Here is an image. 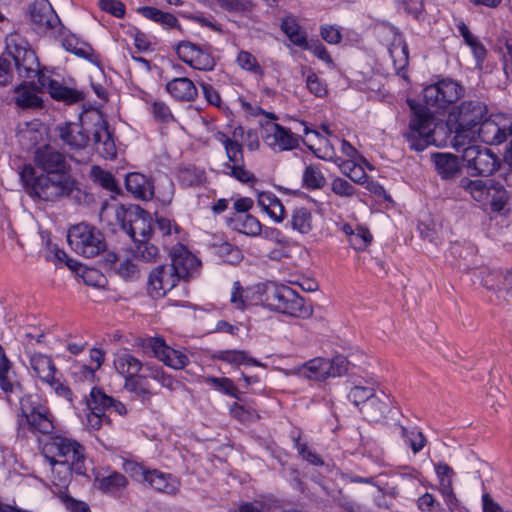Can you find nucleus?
Masks as SVG:
<instances>
[{
    "instance_id": "9",
    "label": "nucleus",
    "mask_w": 512,
    "mask_h": 512,
    "mask_svg": "<svg viewBox=\"0 0 512 512\" xmlns=\"http://www.w3.org/2000/svg\"><path fill=\"white\" fill-rule=\"evenodd\" d=\"M411 108L414 113L410 119L409 131L405 134V137L412 150L421 152L429 145L436 144L434 138L436 119L427 108L416 109L413 106Z\"/></svg>"
},
{
    "instance_id": "44",
    "label": "nucleus",
    "mask_w": 512,
    "mask_h": 512,
    "mask_svg": "<svg viewBox=\"0 0 512 512\" xmlns=\"http://www.w3.org/2000/svg\"><path fill=\"white\" fill-rule=\"evenodd\" d=\"M217 139L223 144L227 158L232 165L244 163L243 147L224 133H219Z\"/></svg>"
},
{
    "instance_id": "55",
    "label": "nucleus",
    "mask_w": 512,
    "mask_h": 512,
    "mask_svg": "<svg viewBox=\"0 0 512 512\" xmlns=\"http://www.w3.org/2000/svg\"><path fill=\"white\" fill-rule=\"evenodd\" d=\"M348 241L355 250L363 251L371 243L372 235L367 228L359 226Z\"/></svg>"
},
{
    "instance_id": "3",
    "label": "nucleus",
    "mask_w": 512,
    "mask_h": 512,
    "mask_svg": "<svg viewBox=\"0 0 512 512\" xmlns=\"http://www.w3.org/2000/svg\"><path fill=\"white\" fill-rule=\"evenodd\" d=\"M25 191L33 198L55 202L70 196L75 188L71 176L36 175L31 165H24L19 172Z\"/></svg>"
},
{
    "instance_id": "64",
    "label": "nucleus",
    "mask_w": 512,
    "mask_h": 512,
    "mask_svg": "<svg viewBox=\"0 0 512 512\" xmlns=\"http://www.w3.org/2000/svg\"><path fill=\"white\" fill-rule=\"evenodd\" d=\"M418 229H419L421 237L424 240H428L430 243H432L436 246L441 242L440 229L437 227V225H435V224L429 225V224L421 223L418 226Z\"/></svg>"
},
{
    "instance_id": "25",
    "label": "nucleus",
    "mask_w": 512,
    "mask_h": 512,
    "mask_svg": "<svg viewBox=\"0 0 512 512\" xmlns=\"http://www.w3.org/2000/svg\"><path fill=\"white\" fill-rule=\"evenodd\" d=\"M125 186L127 191L136 198L150 200L154 196V186L151 180L144 174L138 172L129 173L125 179Z\"/></svg>"
},
{
    "instance_id": "48",
    "label": "nucleus",
    "mask_w": 512,
    "mask_h": 512,
    "mask_svg": "<svg viewBox=\"0 0 512 512\" xmlns=\"http://www.w3.org/2000/svg\"><path fill=\"white\" fill-rule=\"evenodd\" d=\"M326 180L317 166L309 165L303 173V184L309 189L322 188Z\"/></svg>"
},
{
    "instance_id": "32",
    "label": "nucleus",
    "mask_w": 512,
    "mask_h": 512,
    "mask_svg": "<svg viewBox=\"0 0 512 512\" xmlns=\"http://www.w3.org/2000/svg\"><path fill=\"white\" fill-rule=\"evenodd\" d=\"M390 399L381 392L374 394L371 399L360 408V411L371 421H379L389 412Z\"/></svg>"
},
{
    "instance_id": "38",
    "label": "nucleus",
    "mask_w": 512,
    "mask_h": 512,
    "mask_svg": "<svg viewBox=\"0 0 512 512\" xmlns=\"http://www.w3.org/2000/svg\"><path fill=\"white\" fill-rule=\"evenodd\" d=\"M290 224L293 230L308 234L313 229V216L309 209L297 207L291 214Z\"/></svg>"
},
{
    "instance_id": "54",
    "label": "nucleus",
    "mask_w": 512,
    "mask_h": 512,
    "mask_svg": "<svg viewBox=\"0 0 512 512\" xmlns=\"http://www.w3.org/2000/svg\"><path fill=\"white\" fill-rule=\"evenodd\" d=\"M122 468L126 474L138 482H146L150 469L133 460H124Z\"/></svg>"
},
{
    "instance_id": "58",
    "label": "nucleus",
    "mask_w": 512,
    "mask_h": 512,
    "mask_svg": "<svg viewBox=\"0 0 512 512\" xmlns=\"http://www.w3.org/2000/svg\"><path fill=\"white\" fill-rule=\"evenodd\" d=\"M294 447L297 449L299 455H301L302 458L307 462L316 466L323 465V460L320 458V456L311 451L306 443H302L300 436L294 438Z\"/></svg>"
},
{
    "instance_id": "50",
    "label": "nucleus",
    "mask_w": 512,
    "mask_h": 512,
    "mask_svg": "<svg viewBox=\"0 0 512 512\" xmlns=\"http://www.w3.org/2000/svg\"><path fill=\"white\" fill-rule=\"evenodd\" d=\"M224 10L230 13L245 14L252 10V0H215Z\"/></svg>"
},
{
    "instance_id": "1",
    "label": "nucleus",
    "mask_w": 512,
    "mask_h": 512,
    "mask_svg": "<svg viewBox=\"0 0 512 512\" xmlns=\"http://www.w3.org/2000/svg\"><path fill=\"white\" fill-rule=\"evenodd\" d=\"M6 50L14 61L18 76L25 80L37 78L38 82V86L31 82L29 85L23 83L15 87L13 101L18 108H41L43 101L37 95L38 90L47 91L53 99L63 101L67 105L84 99V94L81 91L64 86L59 81L45 75L40 69V63L34 50L20 34L14 32L6 37Z\"/></svg>"
},
{
    "instance_id": "36",
    "label": "nucleus",
    "mask_w": 512,
    "mask_h": 512,
    "mask_svg": "<svg viewBox=\"0 0 512 512\" xmlns=\"http://www.w3.org/2000/svg\"><path fill=\"white\" fill-rule=\"evenodd\" d=\"M140 374L144 380L150 378L157 381L162 387L168 388L170 390L174 389V379L171 375L167 374L158 364L153 362L143 363V368Z\"/></svg>"
},
{
    "instance_id": "28",
    "label": "nucleus",
    "mask_w": 512,
    "mask_h": 512,
    "mask_svg": "<svg viewBox=\"0 0 512 512\" xmlns=\"http://www.w3.org/2000/svg\"><path fill=\"white\" fill-rule=\"evenodd\" d=\"M94 485L98 490L102 491L103 493L114 495L118 492L123 491L127 487L128 480L123 474L117 471H113L108 475H105L103 473H97V475L95 476Z\"/></svg>"
},
{
    "instance_id": "27",
    "label": "nucleus",
    "mask_w": 512,
    "mask_h": 512,
    "mask_svg": "<svg viewBox=\"0 0 512 512\" xmlns=\"http://www.w3.org/2000/svg\"><path fill=\"white\" fill-rule=\"evenodd\" d=\"M167 92L176 100L190 102L197 97V88L187 77L174 78L166 84Z\"/></svg>"
},
{
    "instance_id": "52",
    "label": "nucleus",
    "mask_w": 512,
    "mask_h": 512,
    "mask_svg": "<svg viewBox=\"0 0 512 512\" xmlns=\"http://www.w3.org/2000/svg\"><path fill=\"white\" fill-rule=\"evenodd\" d=\"M10 370L11 363L0 346V387L6 393L12 392L14 387L9 377Z\"/></svg>"
},
{
    "instance_id": "35",
    "label": "nucleus",
    "mask_w": 512,
    "mask_h": 512,
    "mask_svg": "<svg viewBox=\"0 0 512 512\" xmlns=\"http://www.w3.org/2000/svg\"><path fill=\"white\" fill-rule=\"evenodd\" d=\"M116 371L124 378L136 376L141 373L143 362L129 353L118 355L114 361Z\"/></svg>"
},
{
    "instance_id": "49",
    "label": "nucleus",
    "mask_w": 512,
    "mask_h": 512,
    "mask_svg": "<svg viewBox=\"0 0 512 512\" xmlns=\"http://www.w3.org/2000/svg\"><path fill=\"white\" fill-rule=\"evenodd\" d=\"M375 394V389L369 386L356 385L349 391L347 397L355 405H365Z\"/></svg>"
},
{
    "instance_id": "63",
    "label": "nucleus",
    "mask_w": 512,
    "mask_h": 512,
    "mask_svg": "<svg viewBox=\"0 0 512 512\" xmlns=\"http://www.w3.org/2000/svg\"><path fill=\"white\" fill-rule=\"evenodd\" d=\"M150 111L157 121L169 122L173 119V115L169 107L163 101H153L151 104Z\"/></svg>"
},
{
    "instance_id": "21",
    "label": "nucleus",
    "mask_w": 512,
    "mask_h": 512,
    "mask_svg": "<svg viewBox=\"0 0 512 512\" xmlns=\"http://www.w3.org/2000/svg\"><path fill=\"white\" fill-rule=\"evenodd\" d=\"M87 407L90 412L109 414L115 413L120 416L127 414L126 406L107 395L102 389L94 387L91 389L89 396L86 399Z\"/></svg>"
},
{
    "instance_id": "16",
    "label": "nucleus",
    "mask_w": 512,
    "mask_h": 512,
    "mask_svg": "<svg viewBox=\"0 0 512 512\" xmlns=\"http://www.w3.org/2000/svg\"><path fill=\"white\" fill-rule=\"evenodd\" d=\"M176 53L183 62L197 70L211 71L216 65L208 47L199 46L190 41L180 42L177 45Z\"/></svg>"
},
{
    "instance_id": "6",
    "label": "nucleus",
    "mask_w": 512,
    "mask_h": 512,
    "mask_svg": "<svg viewBox=\"0 0 512 512\" xmlns=\"http://www.w3.org/2000/svg\"><path fill=\"white\" fill-rule=\"evenodd\" d=\"M264 302L271 309L292 317H308L312 310L305 300L286 285L268 283L264 290Z\"/></svg>"
},
{
    "instance_id": "30",
    "label": "nucleus",
    "mask_w": 512,
    "mask_h": 512,
    "mask_svg": "<svg viewBox=\"0 0 512 512\" xmlns=\"http://www.w3.org/2000/svg\"><path fill=\"white\" fill-rule=\"evenodd\" d=\"M257 203L262 211L267 213L275 222L280 223L285 219V208L275 194L271 192H261L258 194Z\"/></svg>"
},
{
    "instance_id": "53",
    "label": "nucleus",
    "mask_w": 512,
    "mask_h": 512,
    "mask_svg": "<svg viewBox=\"0 0 512 512\" xmlns=\"http://www.w3.org/2000/svg\"><path fill=\"white\" fill-rule=\"evenodd\" d=\"M497 278H499V283L494 285H489V281L485 280L484 285L487 288H495L498 292V297H502L506 299L505 295H501L504 291H506V294L512 297V271H507L505 273L502 272H495L494 273Z\"/></svg>"
},
{
    "instance_id": "2",
    "label": "nucleus",
    "mask_w": 512,
    "mask_h": 512,
    "mask_svg": "<svg viewBox=\"0 0 512 512\" xmlns=\"http://www.w3.org/2000/svg\"><path fill=\"white\" fill-rule=\"evenodd\" d=\"M59 137L70 150H81L87 147L90 133L98 154L105 159H113L117 148L108 124L101 114H97L93 129L88 131L81 123H64L57 127Z\"/></svg>"
},
{
    "instance_id": "13",
    "label": "nucleus",
    "mask_w": 512,
    "mask_h": 512,
    "mask_svg": "<svg viewBox=\"0 0 512 512\" xmlns=\"http://www.w3.org/2000/svg\"><path fill=\"white\" fill-rule=\"evenodd\" d=\"M475 132L476 139L486 144H501L512 134V117L503 114L487 115Z\"/></svg>"
},
{
    "instance_id": "31",
    "label": "nucleus",
    "mask_w": 512,
    "mask_h": 512,
    "mask_svg": "<svg viewBox=\"0 0 512 512\" xmlns=\"http://www.w3.org/2000/svg\"><path fill=\"white\" fill-rule=\"evenodd\" d=\"M146 482L151 488L158 492L175 494L179 489V481L171 474L164 473L157 469H152L148 473Z\"/></svg>"
},
{
    "instance_id": "11",
    "label": "nucleus",
    "mask_w": 512,
    "mask_h": 512,
    "mask_svg": "<svg viewBox=\"0 0 512 512\" xmlns=\"http://www.w3.org/2000/svg\"><path fill=\"white\" fill-rule=\"evenodd\" d=\"M465 89L452 79H442L423 89L426 106L436 110H444L464 96Z\"/></svg>"
},
{
    "instance_id": "43",
    "label": "nucleus",
    "mask_w": 512,
    "mask_h": 512,
    "mask_svg": "<svg viewBox=\"0 0 512 512\" xmlns=\"http://www.w3.org/2000/svg\"><path fill=\"white\" fill-rule=\"evenodd\" d=\"M124 388L129 392L135 393L141 398L142 402L150 401L153 395L141 374L125 378Z\"/></svg>"
},
{
    "instance_id": "40",
    "label": "nucleus",
    "mask_w": 512,
    "mask_h": 512,
    "mask_svg": "<svg viewBox=\"0 0 512 512\" xmlns=\"http://www.w3.org/2000/svg\"><path fill=\"white\" fill-rule=\"evenodd\" d=\"M90 177L96 184L102 188L110 191L119 193L120 188L113 174L107 170L102 169L98 165H93L90 169Z\"/></svg>"
},
{
    "instance_id": "37",
    "label": "nucleus",
    "mask_w": 512,
    "mask_h": 512,
    "mask_svg": "<svg viewBox=\"0 0 512 512\" xmlns=\"http://www.w3.org/2000/svg\"><path fill=\"white\" fill-rule=\"evenodd\" d=\"M212 358L232 365L251 364L262 366L259 361L249 357L242 350H219L213 353Z\"/></svg>"
},
{
    "instance_id": "17",
    "label": "nucleus",
    "mask_w": 512,
    "mask_h": 512,
    "mask_svg": "<svg viewBox=\"0 0 512 512\" xmlns=\"http://www.w3.org/2000/svg\"><path fill=\"white\" fill-rule=\"evenodd\" d=\"M175 240L177 242L172 247H168V244L164 243V247L168 250L172 261L168 265L174 268L175 274L179 279L188 281L198 270L200 261L179 242L177 237H175Z\"/></svg>"
},
{
    "instance_id": "22",
    "label": "nucleus",
    "mask_w": 512,
    "mask_h": 512,
    "mask_svg": "<svg viewBox=\"0 0 512 512\" xmlns=\"http://www.w3.org/2000/svg\"><path fill=\"white\" fill-rule=\"evenodd\" d=\"M148 346L156 358L173 369H182L189 362L188 357L184 353L166 345L162 338L150 339Z\"/></svg>"
},
{
    "instance_id": "4",
    "label": "nucleus",
    "mask_w": 512,
    "mask_h": 512,
    "mask_svg": "<svg viewBox=\"0 0 512 512\" xmlns=\"http://www.w3.org/2000/svg\"><path fill=\"white\" fill-rule=\"evenodd\" d=\"M488 115V108L480 100H465L449 113V122L455 125L451 142L462 147L476 141V129Z\"/></svg>"
},
{
    "instance_id": "15",
    "label": "nucleus",
    "mask_w": 512,
    "mask_h": 512,
    "mask_svg": "<svg viewBox=\"0 0 512 512\" xmlns=\"http://www.w3.org/2000/svg\"><path fill=\"white\" fill-rule=\"evenodd\" d=\"M270 120H276L277 117L273 113H265ZM263 140L276 152L289 151L299 146L300 136L291 132L273 121H268L263 125Z\"/></svg>"
},
{
    "instance_id": "20",
    "label": "nucleus",
    "mask_w": 512,
    "mask_h": 512,
    "mask_svg": "<svg viewBox=\"0 0 512 512\" xmlns=\"http://www.w3.org/2000/svg\"><path fill=\"white\" fill-rule=\"evenodd\" d=\"M175 270L168 264L155 267L149 274L148 291L153 297H163L179 282Z\"/></svg>"
},
{
    "instance_id": "62",
    "label": "nucleus",
    "mask_w": 512,
    "mask_h": 512,
    "mask_svg": "<svg viewBox=\"0 0 512 512\" xmlns=\"http://www.w3.org/2000/svg\"><path fill=\"white\" fill-rule=\"evenodd\" d=\"M206 382L215 388L223 391L225 394L236 397L237 388L233 384L232 380L229 378H216V377H208Z\"/></svg>"
},
{
    "instance_id": "8",
    "label": "nucleus",
    "mask_w": 512,
    "mask_h": 512,
    "mask_svg": "<svg viewBox=\"0 0 512 512\" xmlns=\"http://www.w3.org/2000/svg\"><path fill=\"white\" fill-rule=\"evenodd\" d=\"M67 241L74 252L86 258L95 257L106 249L103 233L86 223L72 226L68 230Z\"/></svg>"
},
{
    "instance_id": "19",
    "label": "nucleus",
    "mask_w": 512,
    "mask_h": 512,
    "mask_svg": "<svg viewBox=\"0 0 512 512\" xmlns=\"http://www.w3.org/2000/svg\"><path fill=\"white\" fill-rule=\"evenodd\" d=\"M35 163L46 172L45 175L69 176V162L61 152L51 146H44L36 150Z\"/></svg>"
},
{
    "instance_id": "5",
    "label": "nucleus",
    "mask_w": 512,
    "mask_h": 512,
    "mask_svg": "<svg viewBox=\"0 0 512 512\" xmlns=\"http://www.w3.org/2000/svg\"><path fill=\"white\" fill-rule=\"evenodd\" d=\"M456 152L461 153L464 167L470 176L488 177L500 168L499 157L489 148L477 145L476 141L465 143L462 147L451 142Z\"/></svg>"
},
{
    "instance_id": "14",
    "label": "nucleus",
    "mask_w": 512,
    "mask_h": 512,
    "mask_svg": "<svg viewBox=\"0 0 512 512\" xmlns=\"http://www.w3.org/2000/svg\"><path fill=\"white\" fill-rule=\"evenodd\" d=\"M29 365L36 377L53 388L58 395L71 401L72 392L69 387L56 378L55 374L57 369L49 356L41 353H34L30 355Z\"/></svg>"
},
{
    "instance_id": "51",
    "label": "nucleus",
    "mask_w": 512,
    "mask_h": 512,
    "mask_svg": "<svg viewBox=\"0 0 512 512\" xmlns=\"http://www.w3.org/2000/svg\"><path fill=\"white\" fill-rule=\"evenodd\" d=\"M10 370L11 363L0 346V387L6 393L12 392L14 387L9 377Z\"/></svg>"
},
{
    "instance_id": "57",
    "label": "nucleus",
    "mask_w": 512,
    "mask_h": 512,
    "mask_svg": "<svg viewBox=\"0 0 512 512\" xmlns=\"http://www.w3.org/2000/svg\"><path fill=\"white\" fill-rule=\"evenodd\" d=\"M306 86L317 97H324L328 92L326 83L311 71L306 77Z\"/></svg>"
},
{
    "instance_id": "46",
    "label": "nucleus",
    "mask_w": 512,
    "mask_h": 512,
    "mask_svg": "<svg viewBox=\"0 0 512 512\" xmlns=\"http://www.w3.org/2000/svg\"><path fill=\"white\" fill-rule=\"evenodd\" d=\"M114 271L121 278L125 280H136L139 277V269L137 265L130 259L119 260L116 255H113Z\"/></svg>"
},
{
    "instance_id": "42",
    "label": "nucleus",
    "mask_w": 512,
    "mask_h": 512,
    "mask_svg": "<svg viewBox=\"0 0 512 512\" xmlns=\"http://www.w3.org/2000/svg\"><path fill=\"white\" fill-rule=\"evenodd\" d=\"M281 29L293 44L301 48L306 44V33L302 30L295 19L290 17L284 19L281 24Z\"/></svg>"
},
{
    "instance_id": "34",
    "label": "nucleus",
    "mask_w": 512,
    "mask_h": 512,
    "mask_svg": "<svg viewBox=\"0 0 512 512\" xmlns=\"http://www.w3.org/2000/svg\"><path fill=\"white\" fill-rule=\"evenodd\" d=\"M230 226L239 233L257 236L262 231L259 220L250 214H238L230 219Z\"/></svg>"
},
{
    "instance_id": "12",
    "label": "nucleus",
    "mask_w": 512,
    "mask_h": 512,
    "mask_svg": "<svg viewBox=\"0 0 512 512\" xmlns=\"http://www.w3.org/2000/svg\"><path fill=\"white\" fill-rule=\"evenodd\" d=\"M349 362L344 356L333 359L317 357L305 362L298 368L299 375L314 381H323L330 377H339L348 371Z\"/></svg>"
},
{
    "instance_id": "23",
    "label": "nucleus",
    "mask_w": 512,
    "mask_h": 512,
    "mask_svg": "<svg viewBox=\"0 0 512 512\" xmlns=\"http://www.w3.org/2000/svg\"><path fill=\"white\" fill-rule=\"evenodd\" d=\"M26 399H21V410L30 428L41 434L50 433L54 426L51 415L44 406H36L31 409L26 408Z\"/></svg>"
},
{
    "instance_id": "41",
    "label": "nucleus",
    "mask_w": 512,
    "mask_h": 512,
    "mask_svg": "<svg viewBox=\"0 0 512 512\" xmlns=\"http://www.w3.org/2000/svg\"><path fill=\"white\" fill-rule=\"evenodd\" d=\"M52 466L53 473V483L55 486L60 488H66L71 481L72 473L76 474V468L73 462H64L55 463Z\"/></svg>"
},
{
    "instance_id": "10",
    "label": "nucleus",
    "mask_w": 512,
    "mask_h": 512,
    "mask_svg": "<svg viewBox=\"0 0 512 512\" xmlns=\"http://www.w3.org/2000/svg\"><path fill=\"white\" fill-rule=\"evenodd\" d=\"M114 213L122 230L135 242L146 240L152 232V220L150 214L140 207L124 209L123 206H115Z\"/></svg>"
},
{
    "instance_id": "59",
    "label": "nucleus",
    "mask_w": 512,
    "mask_h": 512,
    "mask_svg": "<svg viewBox=\"0 0 512 512\" xmlns=\"http://www.w3.org/2000/svg\"><path fill=\"white\" fill-rule=\"evenodd\" d=\"M238 65L247 71L254 72L256 74L262 73L261 66L258 64L256 58L248 51H240L237 56Z\"/></svg>"
},
{
    "instance_id": "47",
    "label": "nucleus",
    "mask_w": 512,
    "mask_h": 512,
    "mask_svg": "<svg viewBox=\"0 0 512 512\" xmlns=\"http://www.w3.org/2000/svg\"><path fill=\"white\" fill-rule=\"evenodd\" d=\"M400 434L415 454L420 452L426 444L423 433L417 429L408 430L404 426H400Z\"/></svg>"
},
{
    "instance_id": "45",
    "label": "nucleus",
    "mask_w": 512,
    "mask_h": 512,
    "mask_svg": "<svg viewBox=\"0 0 512 512\" xmlns=\"http://www.w3.org/2000/svg\"><path fill=\"white\" fill-rule=\"evenodd\" d=\"M62 44L67 51L79 57L93 61L92 58L94 56V50L89 44L78 40L74 36L64 38Z\"/></svg>"
},
{
    "instance_id": "29",
    "label": "nucleus",
    "mask_w": 512,
    "mask_h": 512,
    "mask_svg": "<svg viewBox=\"0 0 512 512\" xmlns=\"http://www.w3.org/2000/svg\"><path fill=\"white\" fill-rule=\"evenodd\" d=\"M494 182L493 180L483 181L463 177L459 182V187L469 194L473 200L482 205L483 202H487L490 188Z\"/></svg>"
},
{
    "instance_id": "61",
    "label": "nucleus",
    "mask_w": 512,
    "mask_h": 512,
    "mask_svg": "<svg viewBox=\"0 0 512 512\" xmlns=\"http://www.w3.org/2000/svg\"><path fill=\"white\" fill-rule=\"evenodd\" d=\"M346 168H350L347 176L355 183L362 184L366 181L368 176L360 165L355 164L353 161H346L341 165L343 173H346Z\"/></svg>"
},
{
    "instance_id": "56",
    "label": "nucleus",
    "mask_w": 512,
    "mask_h": 512,
    "mask_svg": "<svg viewBox=\"0 0 512 512\" xmlns=\"http://www.w3.org/2000/svg\"><path fill=\"white\" fill-rule=\"evenodd\" d=\"M134 250V255L145 262H153L159 255V249L146 240H139Z\"/></svg>"
},
{
    "instance_id": "18",
    "label": "nucleus",
    "mask_w": 512,
    "mask_h": 512,
    "mask_svg": "<svg viewBox=\"0 0 512 512\" xmlns=\"http://www.w3.org/2000/svg\"><path fill=\"white\" fill-rule=\"evenodd\" d=\"M29 19L32 29L38 33L55 29L61 23L48 0H34L29 6Z\"/></svg>"
},
{
    "instance_id": "33",
    "label": "nucleus",
    "mask_w": 512,
    "mask_h": 512,
    "mask_svg": "<svg viewBox=\"0 0 512 512\" xmlns=\"http://www.w3.org/2000/svg\"><path fill=\"white\" fill-rule=\"evenodd\" d=\"M436 170L443 179H452L459 173V163L456 156L447 153L432 155Z\"/></svg>"
},
{
    "instance_id": "24",
    "label": "nucleus",
    "mask_w": 512,
    "mask_h": 512,
    "mask_svg": "<svg viewBox=\"0 0 512 512\" xmlns=\"http://www.w3.org/2000/svg\"><path fill=\"white\" fill-rule=\"evenodd\" d=\"M435 471L439 479V491L449 507L453 512L458 506V500L453 492L452 482L455 475L454 470L446 463H438L435 466Z\"/></svg>"
},
{
    "instance_id": "26",
    "label": "nucleus",
    "mask_w": 512,
    "mask_h": 512,
    "mask_svg": "<svg viewBox=\"0 0 512 512\" xmlns=\"http://www.w3.org/2000/svg\"><path fill=\"white\" fill-rule=\"evenodd\" d=\"M508 201L507 190L500 183L494 182L489 191V198L487 202L482 203V206L489 213L504 215L509 211Z\"/></svg>"
},
{
    "instance_id": "60",
    "label": "nucleus",
    "mask_w": 512,
    "mask_h": 512,
    "mask_svg": "<svg viewBox=\"0 0 512 512\" xmlns=\"http://www.w3.org/2000/svg\"><path fill=\"white\" fill-rule=\"evenodd\" d=\"M58 497L69 512H91L87 503L76 500L63 491H59Z\"/></svg>"
},
{
    "instance_id": "7",
    "label": "nucleus",
    "mask_w": 512,
    "mask_h": 512,
    "mask_svg": "<svg viewBox=\"0 0 512 512\" xmlns=\"http://www.w3.org/2000/svg\"><path fill=\"white\" fill-rule=\"evenodd\" d=\"M44 455L50 465L67 460L68 463L73 462L77 475L85 474V449L74 439L64 436L52 437L44 446Z\"/></svg>"
},
{
    "instance_id": "39",
    "label": "nucleus",
    "mask_w": 512,
    "mask_h": 512,
    "mask_svg": "<svg viewBox=\"0 0 512 512\" xmlns=\"http://www.w3.org/2000/svg\"><path fill=\"white\" fill-rule=\"evenodd\" d=\"M389 54L395 71L399 74L409 63L408 46L401 39L395 40L389 47Z\"/></svg>"
}]
</instances>
